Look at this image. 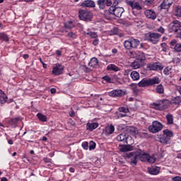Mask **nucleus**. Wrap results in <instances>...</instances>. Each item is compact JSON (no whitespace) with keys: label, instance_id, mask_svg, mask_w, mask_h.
Here are the masks:
<instances>
[{"label":"nucleus","instance_id":"1","mask_svg":"<svg viewBox=\"0 0 181 181\" xmlns=\"http://www.w3.org/2000/svg\"><path fill=\"white\" fill-rule=\"evenodd\" d=\"M168 30L170 33H175L177 37L181 39V22L175 20L168 25Z\"/></svg>","mask_w":181,"mask_h":181},{"label":"nucleus","instance_id":"2","mask_svg":"<svg viewBox=\"0 0 181 181\" xmlns=\"http://www.w3.org/2000/svg\"><path fill=\"white\" fill-rule=\"evenodd\" d=\"M160 80L158 77L153 78H143L138 83L139 87H151V86H155V84H159Z\"/></svg>","mask_w":181,"mask_h":181},{"label":"nucleus","instance_id":"3","mask_svg":"<svg viewBox=\"0 0 181 181\" xmlns=\"http://www.w3.org/2000/svg\"><path fill=\"white\" fill-rule=\"evenodd\" d=\"M163 136L160 138V144H163V145L170 144V138L173 136V132L169 129H165L163 131Z\"/></svg>","mask_w":181,"mask_h":181},{"label":"nucleus","instance_id":"4","mask_svg":"<svg viewBox=\"0 0 181 181\" xmlns=\"http://www.w3.org/2000/svg\"><path fill=\"white\" fill-rule=\"evenodd\" d=\"M141 42L139 40L134 38H130L127 40H125L123 43L124 47L126 48L127 50H131V49H136Z\"/></svg>","mask_w":181,"mask_h":181},{"label":"nucleus","instance_id":"5","mask_svg":"<svg viewBox=\"0 0 181 181\" xmlns=\"http://www.w3.org/2000/svg\"><path fill=\"white\" fill-rule=\"evenodd\" d=\"M139 153H138L137 151L136 152H131L126 154V158L129 160L132 166H136V164L138 163V159H139Z\"/></svg>","mask_w":181,"mask_h":181},{"label":"nucleus","instance_id":"6","mask_svg":"<svg viewBox=\"0 0 181 181\" xmlns=\"http://www.w3.org/2000/svg\"><path fill=\"white\" fill-rule=\"evenodd\" d=\"M163 129V124L160 122L156 120L152 122V124L148 127V130L153 134H156Z\"/></svg>","mask_w":181,"mask_h":181},{"label":"nucleus","instance_id":"7","mask_svg":"<svg viewBox=\"0 0 181 181\" xmlns=\"http://www.w3.org/2000/svg\"><path fill=\"white\" fill-rule=\"evenodd\" d=\"M108 11L110 15H114L116 18H121L125 10L122 7L110 6Z\"/></svg>","mask_w":181,"mask_h":181},{"label":"nucleus","instance_id":"8","mask_svg":"<svg viewBox=\"0 0 181 181\" xmlns=\"http://www.w3.org/2000/svg\"><path fill=\"white\" fill-rule=\"evenodd\" d=\"M78 17L81 21H91L93 18V13L87 10H79Z\"/></svg>","mask_w":181,"mask_h":181},{"label":"nucleus","instance_id":"9","mask_svg":"<svg viewBox=\"0 0 181 181\" xmlns=\"http://www.w3.org/2000/svg\"><path fill=\"white\" fill-rule=\"evenodd\" d=\"M162 36V35L159 33H148L146 35V39L148 40V42H151L153 43V45H156L158 42H159V38Z\"/></svg>","mask_w":181,"mask_h":181},{"label":"nucleus","instance_id":"10","mask_svg":"<svg viewBox=\"0 0 181 181\" xmlns=\"http://www.w3.org/2000/svg\"><path fill=\"white\" fill-rule=\"evenodd\" d=\"M146 68L150 71H162L163 70V66L159 62L148 64Z\"/></svg>","mask_w":181,"mask_h":181},{"label":"nucleus","instance_id":"11","mask_svg":"<svg viewBox=\"0 0 181 181\" xmlns=\"http://www.w3.org/2000/svg\"><path fill=\"white\" fill-rule=\"evenodd\" d=\"M64 71V66L57 64L55 66L52 68V74L54 76H60L61 74H63Z\"/></svg>","mask_w":181,"mask_h":181},{"label":"nucleus","instance_id":"12","mask_svg":"<svg viewBox=\"0 0 181 181\" xmlns=\"http://www.w3.org/2000/svg\"><path fill=\"white\" fill-rule=\"evenodd\" d=\"M97 4L100 9H105V6H111L112 1L111 0H98Z\"/></svg>","mask_w":181,"mask_h":181},{"label":"nucleus","instance_id":"13","mask_svg":"<svg viewBox=\"0 0 181 181\" xmlns=\"http://www.w3.org/2000/svg\"><path fill=\"white\" fill-rule=\"evenodd\" d=\"M108 95L110 97H112L113 98L115 97H122L125 95V92L121 89H116L109 92Z\"/></svg>","mask_w":181,"mask_h":181},{"label":"nucleus","instance_id":"14","mask_svg":"<svg viewBox=\"0 0 181 181\" xmlns=\"http://www.w3.org/2000/svg\"><path fill=\"white\" fill-rule=\"evenodd\" d=\"M82 8H95V2L93 0H86L81 3Z\"/></svg>","mask_w":181,"mask_h":181},{"label":"nucleus","instance_id":"15","mask_svg":"<svg viewBox=\"0 0 181 181\" xmlns=\"http://www.w3.org/2000/svg\"><path fill=\"white\" fill-rule=\"evenodd\" d=\"M114 131H115V127L114 125L110 124L105 128L103 134H105L106 136H110V135L114 134Z\"/></svg>","mask_w":181,"mask_h":181},{"label":"nucleus","instance_id":"16","mask_svg":"<svg viewBox=\"0 0 181 181\" xmlns=\"http://www.w3.org/2000/svg\"><path fill=\"white\" fill-rule=\"evenodd\" d=\"M174 0H163V1L160 5L161 9H168L170 8L172 4H173Z\"/></svg>","mask_w":181,"mask_h":181},{"label":"nucleus","instance_id":"17","mask_svg":"<svg viewBox=\"0 0 181 181\" xmlns=\"http://www.w3.org/2000/svg\"><path fill=\"white\" fill-rule=\"evenodd\" d=\"M128 5L131 6L132 9H136V11H141L142 9V6L139 2L129 1Z\"/></svg>","mask_w":181,"mask_h":181},{"label":"nucleus","instance_id":"18","mask_svg":"<svg viewBox=\"0 0 181 181\" xmlns=\"http://www.w3.org/2000/svg\"><path fill=\"white\" fill-rule=\"evenodd\" d=\"M144 15L148 18V19H156V13L153 11V10H146L144 11Z\"/></svg>","mask_w":181,"mask_h":181},{"label":"nucleus","instance_id":"19","mask_svg":"<svg viewBox=\"0 0 181 181\" xmlns=\"http://www.w3.org/2000/svg\"><path fill=\"white\" fill-rule=\"evenodd\" d=\"M137 153H139V158L141 162H146L148 160V157L149 156L148 153H146L141 150H138Z\"/></svg>","mask_w":181,"mask_h":181},{"label":"nucleus","instance_id":"20","mask_svg":"<svg viewBox=\"0 0 181 181\" xmlns=\"http://www.w3.org/2000/svg\"><path fill=\"white\" fill-rule=\"evenodd\" d=\"M133 150H134V146H131V144L119 146L120 152H129V151H133Z\"/></svg>","mask_w":181,"mask_h":181},{"label":"nucleus","instance_id":"21","mask_svg":"<svg viewBox=\"0 0 181 181\" xmlns=\"http://www.w3.org/2000/svg\"><path fill=\"white\" fill-rule=\"evenodd\" d=\"M96 128H98V123H97V122L86 124V130L87 131H90L91 132L94 131V129H96Z\"/></svg>","mask_w":181,"mask_h":181},{"label":"nucleus","instance_id":"22","mask_svg":"<svg viewBox=\"0 0 181 181\" xmlns=\"http://www.w3.org/2000/svg\"><path fill=\"white\" fill-rule=\"evenodd\" d=\"M160 168L159 167H151L148 168V172L150 175H159Z\"/></svg>","mask_w":181,"mask_h":181},{"label":"nucleus","instance_id":"23","mask_svg":"<svg viewBox=\"0 0 181 181\" xmlns=\"http://www.w3.org/2000/svg\"><path fill=\"white\" fill-rule=\"evenodd\" d=\"M127 136L128 134L126 133H122L116 137V139L118 142H126Z\"/></svg>","mask_w":181,"mask_h":181},{"label":"nucleus","instance_id":"24","mask_svg":"<svg viewBox=\"0 0 181 181\" xmlns=\"http://www.w3.org/2000/svg\"><path fill=\"white\" fill-rule=\"evenodd\" d=\"M76 26V23H74V22L69 21L64 23V29H73L74 28H75Z\"/></svg>","mask_w":181,"mask_h":181},{"label":"nucleus","instance_id":"25","mask_svg":"<svg viewBox=\"0 0 181 181\" xmlns=\"http://www.w3.org/2000/svg\"><path fill=\"white\" fill-rule=\"evenodd\" d=\"M130 76L134 81H136L139 80V77H140L139 73L136 71H132L130 74Z\"/></svg>","mask_w":181,"mask_h":181},{"label":"nucleus","instance_id":"26","mask_svg":"<svg viewBox=\"0 0 181 181\" xmlns=\"http://www.w3.org/2000/svg\"><path fill=\"white\" fill-rule=\"evenodd\" d=\"M156 93H157V94H164L165 93V87H163V85L158 84L156 87Z\"/></svg>","mask_w":181,"mask_h":181},{"label":"nucleus","instance_id":"27","mask_svg":"<svg viewBox=\"0 0 181 181\" xmlns=\"http://www.w3.org/2000/svg\"><path fill=\"white\" fill-rule=\"evenodd\" d=\"M107 70L109 71H119V68L114 64H110L107 66Z\"/></svg>","mask_w":181,"mask_h":181},{"label":"nucleus","instance_id":"28","mask_svg":"<svg viewBox=\"0 0 181 181\" xmlns=\"http://www.w3.org/2000/svg\"><path fill=\"white\" fill-rule=\"evenodd\" d=\"M84 35H87L90 37V39H95L98 37V34L95 32L90 31L88 30V32L84 31Z\"/></svg>","mask_w":181,"mask_h":181},{"label":"nucleus","instance_id":"29","mask_svg":"<svg viewBox=\"0 0 181 181\" xmlns=\"http://www.w3.org/2000/svg\"><path fill=\"white\" fill-rule=\"evenodd\" d=\"M97 64H98V59L97 58H92L88 63V66L94 69Z\"/></svg>","mask_w":181,"mask_h":181},{"label":"nucleus","instance_id":"30","mask_svg":"<svg viewBox=\"0 0 181 181\" xmlns=\"http://www.w3.org/2000/svg\"><path fill=\"white\" fill-rule=\"evenodd\" d=\"M8 100V96L5 94V93L1 92L0 95V103L1 104H5Z\"/></svg>","mask_w":181,"mask_h":181},{"label":"nucleus","instance_id":"31","mask_svg":"<svg viewBox=\"0 0 181 181\" xmlns=\"http://www.w3.org/2000/svg\"><path fill=\"white\" fill-rule=\"evenodd\" d=\"M0 40H3V42H9V36L5 33H0Z\"/></svg>","mask_w":181,"mask_h":181},{"label":"nucleus","instance_id":"32","mask_svg":"<svg viewBox=\"0 0 181 181\" xmlns=\"http://www.w3.org/2000/svg\"><path fill=\"white\" fill-rule=\"evenodd\" d=\"M37 117L38 119H40L42 122H47V117H46V115H45L42 113H38L37 115Z\"/></svg>","mask_w":181,"mask_h":181},{"label":"nucleus","instance_id":"33","mask_svg":"<svg viewBox=\"0 0 181 181\" xmlns=\"http://www.w3.org/2000/svg\"><path fill=\"white\" fill-rule=\"evenodd\" d=\"M167 124L168 125L173 124V115L168 114L166 115Z\"/></svg>","mask_w":181,"mask_h":181},{"label":"nucleus","instance_id":"34","mask_svg":"<svg viewBox=\"0 0 181 181\" xmlns=\"http://www.w3.org/2000/svg\"><path fill=\"white\" fill-rule=\"evenodd\" d=\"M175 15L177 16V18H181V6H177L175 8Z\"/></svg>","mask_w":181,"mask_h":181},{"label":"nucleus","instance_id":"35","mask_svg":"<svg viewBox=\"0 0 181 181\" xmlns=\"http://www.w3.org/2000/svg\"><path fill=\"white\" fill-rule=\"evenodd\" d=\"M18 121H19V118L11 119V127H13V128H16V127H18Z\"/></svg>","mask_w":181,"mask_h":181},{"label":"nucleus","instance_id":"36","mask_svg":"<svg viewBox=\"0 0 181 181\" xmlns=\"http://www.w3.org/2000/svg\"><path fill=\"white\" fill-rule=\"evenodd\" d=\"M131 67L134 68V69H139L141 67V63L138 61H134L131 64Z\"/></svg>","mask_w":181,"mask_h":181},{"label":"nucleus","instance_id":"37","mask_svg":"<svg viewBox=\"0 0 181 181\" xmlns=\"http://www.w3.org/2000/svg\"><path fill=\"white\" fill-rule=\"evenodd\" d=\"M171 70H172V67L170 66L165 67L163 70V74H165V76H169Z\"/></svg>","mask_w":181,"mask_h":181},{"label":"nucleus","instance_id":"38","mask_svg":"<svg viewBox=\"0 0 181 181\" xmlns=\"http://www.w3.org/2000/svg\"><path fill=\"white\" fill-rule=\"evenodd\" d=\"M125 143L129 145L132 146V145H134V140L132 139V138L131 136L127 135V138Z\"/></svg>","mask_w":181,"mask_h":181},{"label":"nucleus","instance_id":"39","mask_svg":"<svg viewBox=\"0 0 181 181\" xmlns=\"http://www.w3.org/2000/svg\"><path fill=\"white\" fill-rule=\"evenodd\" d=\"M146 57H145V53L144 52H140L139 54L138 55V59L140 60L141 62H144Z\"/></svg>","mask_w":181,"mask_h":181},{"label":"nucleus","instance_id":"40","mask_svg":"<svg viewBox=\"0 0 181 181\" xmlns=\"http://www.w3.org/2000/svg\"><path fill=\"white\" fill-rule=\"evenodd\" d=\"M119 112H124V114H127L129 112V109H128L127 107H122L119 108Z\"/></svg>","mask_w":181,"mask_h":181},{"label":"nucleus","instance_id":"41","mask_svg":"<svg viewBox=\"0 0 181 181\" xmlns=\"http://www.w3.org/2000/svg\"><path fill=\"white\" fill-rule=\"evenodd\" d=\"M180 103H181V97L180 96L175 97L174 99V104H175L176 105H179Z\"/></svg>","mask_w":181,"mask_h":181},{"label":"nucleus","instance_id":"42","mask_svg":"<svg viewBox=\"0 0 181 181\" xmlns=\"http://www.w3.org/2000/svg\"><path fill=\"white\" fill-rule=\"evenodd\" d=\"M67 37H70L71 39H76V37H77V35H76L75 33L69 32L67 34Z\"/></svg>","mask_w":181,"mask_h":181},{"label":"nucleus","instance_id":"43","mask_svg":"<svg viewBox=\"0 0 181 181\" xmlns=\"http://www.w3.org/2000/svg\"><path fill=\"white\" fill-rule=\"evenodd\" d=\"M156 160V159H155V158L148 156L146 162H148V163H155Z\"/></svg>","mask_w":181,"mask_h":181},{"label":"nucleus","instance_id":"44","mask_svg":"<svg viewBox=\"0 0 181 181\" xmlns=\"http://www.w3.org/2000/svg\"><path fill=\"white\" fill-rule=\"evenodd\" d=\"M160 47L162 48V52H167L168 51V45L166 43L163 42L160 44Z\"/></svg>","mask_w":181,"mask_h":181},{"label":"nucleus","instance_id":"45","mask_svg":"<svg viewBox=\"0 0 181 181\" xmlns=\"http://www.w3.org/2000/svg\"><path fill=\"white\" fill-rule=\"evenodd\" d=\"M174 50L177 52H181V43L176 45L175 47H174Z\"/></svg>","mask_w":181,"mask_h":181},{"label":"nucleus","instance_id":"46","mask_svg":"<svg viewBox=\"0 0 181 181\" xmlns=\"http://www.w3.org/2000/svg\"><path fill=\"white\" fill-rule=\"evenodd\" d=\"M93 39L94 40L92 42V45H93V46H98V43H100V40L98 39V37Z\"/></svg>","mask_w":181,"mask_h":181},{"label":"nucleus","instance_id":"47","mask_svg":"<svg viewBox=\"0 0 181 181\" xmlns=\"http://www.w3.org/2000/svg\"><path fill=\"white\" fill-rule=\"evenodd\" d=\"M89 149L90 151H93V149H95V143L94 141H90Z\"/></svg>","mask_w":181,"mask_h":181},{"label":"nucleus","instance_id":"48","mask_svg":"<svg viewBox=\"0 0 181 181\" xmlns=\"http://www.w3.org/2000/svg\"><path fill=\"white\" fill-rule=\"evenodd\" d=\"M103 79L105 80V81H107V83H111V77L108 76H103Z\"/></svg>","mask_w":181,"mask_h":181},{"label":"nucleus","instance_id":"49","mask_svg":"<svg viewBox=\"0 0 181 181\" xmlns=\"http://www.w3.org/2000/svg\"><path fill=\"white\" fill-rule=\"evenodd\" d=\"M173 62L175 64H179V63L181 62V59L179 57L177 58H174L173 59Z\"/></svg>","mask_w":181,"mask_h":181},{"label":"nucleus","instance_id":"50","mask_svg":"<svg viewBox=\"0 0 181 181\" xmlns=\"http://www.w3.org/2000/svg\"><path fill=\"white\" fill-rule=\"evenodd\" d=\"M177 40H173L170 42V46H173L174 47H176V45H177Z\"/></svg>","mask_w":181,"mask_h":181},{"label":"nucleus","instance_id":"51","mask_svg":"<svg viewBox=\"0 0 181 181\" xmlns=\"http://www.w3.org/2000/svg\"><path fill=\"white\" fill-rule=\"evenodd\" d=\"M82 148H83V149H88V142H83L82 144Z\"/></svg>","mask_w":181,"mask_h":181},{"label":"nucleus","instance_id":"52","mask_svg":"<svg viewBox=\"0 0 181 181\" xmlns=\"http://www.w3.org/2000/svg\"><path fill=\"white\" fill-rule=\"evenodd\" d=\"M172 181H181V177L180 176H175L172 178Z\"/></svg>","mask_w":181,"mask_h":181},{"label":"nucleus","instance_id":"53","mask_svg":"<svg viewBox=\"0 0 181 181\" xmlns=\"http://www.w3.org/2000/svg\"><path fill=\"white\" fill-rule=\"evenodd\" d=\"M157 30L160 33H165V28L163 27H160L159 28L157 29Z\"/></svg>","mask_w":181,"mask_h":181},{"label":"nucleus","instance_id":"54","mask_svg":"<svg viewBox=\"0 0 181 181\" xmlns=\"http://www.w3.org/2000/svg\"><path fill=\"white\" fill-rule=\"evenodd\" d=\"M131 72V71L127 69V70H124V76L125 77H128V76H129V73Z\"/></svg>","mask_w":181,"mask_h":181},{"label":"nucleus","instance_id":"55","mask_svg":"<svg viewBox=\"0 0 181 181\" xmlns=\"http://www.w3.org/2000/svg\"><path fill=\"white\" fill-rule=\"evenodd\" d=\"M154 108L156 110H160V103H154Z\"/></svg>","mask_w":181,"mask_h":181},{"label":"nucleus","instance_id":"56","mask_svg":"<svg viewBox=\"0 0 181 181\" xmlns=\"http://www.w3.org/2000/svg\"><path fill=\"white\" fill-rule=\"evenodd\" d=\"M69 116L71 117V118H74L75 115H76V112H74V111L71 110L69 112Z\"/></svg>","mask_w":181,"mask_h":181},{"label":"nucleus","instance_id":"57","mask_svg":"<svg viewBox=\"0 0 181 181\" xmlns=\"http://www.w3.org/2000/svg\"><path fill=\"white\" fill-rule=\"evenodd\" d=\"M153 1H155V0H146L145 3L147 4V5H149V4H152L153 2Z\"/></svg>","mask_w":181,"mask_h":181},{"label":"nucleus","instance_id":"58","mask_svg":"<svg viewBox=\"0 0 181 181\" xmlns=\"http://www.w3.org/2000/svg\"><path fill=\"white\" fill-rule=\"evenodd\" d=\"M50 93H51V94H55L56 93V88H51L50 89Z\"/></svg>","mask_w":181,"mask_h":181},{"label":"nucleus","instance_id":"59","mask_svg":"<svg viewBox=\"0 0 181 181\" xmlns=\"http://www.w3.org/2000/svg\"><path fill=\"white\" fill-rule=\"evenodd\" d=\"M56 54H57V56H59V57L62 56V51L57 50L56 51Z\"/></svg>","mask_w":181,"mask_h":181},{"label":"nucleus","instance_id":"60","mask_svg":"<svg viewBox=\"0 0 181 181\" xmlns=\"http://www.w3.org/2000/svg\"><path fill=\"white\" fill-rule=\"evenodd\" d=\"M176 89H177V91H178V93L181 95V86H177Z\"/></svg>","mask_w":181,"mask_h":181},{"label":"nucleus","instance_id":"61","mask_svg":"<svg viewBox=\"0 0 181 181\" xmlns=\"http://www.w3.org/2000/svg\"><path fill=\"white\" fill-rule=\"evenodd\" d=\"M112 52L114 54H115L118 53V49L114 48L113 49H112Z\"/></svg>","mask_w":181,"mask_h":181},{"label":"nucleus","instance_id":"62","mask_svg":"<svg viewBox=\"0 0 181 181\" xmlns=\"http://www.w3.org/2000/svg\"><path fill=\"white\" fill-rule=\"evenodd\" d=\"M23 59H29V54H25L23 56Z\"/></svg>","mask_w":181,"mask_h":181},{"label":"nucleus","instance_id":"63","mask_svg":"<svg viewBox=\"0 0 181 181\" xmlns=\"http://www.w3.org/2000/svg\"><path fill=\"white\" fill-rule=\"evenodd\" d=\"M69 172H71V173H74V172H75L74 168H69Z\"/></svg>","mask_w":181,"mask_h":181},{"label":"nucleus","instance_id":"64","mask_svg":"<svg viewBox=\"0 0 181 181\" xmlns=\"http://www.w3.org/2000/svg\"><path fill=\"white\" fill-rule=\"evenodd\" d=\"M1 181H8V179L6 177H2Z\"/></svg>","mask_w":181,"mask_h":181}]
</instances>
